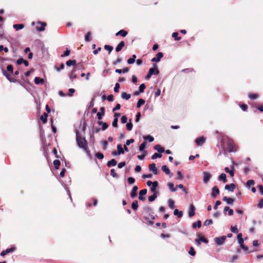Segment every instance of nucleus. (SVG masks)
<instances>
[{
  "mask_svg": "<svg viewBox=\"0 0 263 263\" xmlns=\"http://www.w3.org/2000/svg\"><path fill=\"white\" fill-rule=\"evenodd\" d=\"M146 145V142H143L139 146V151H143L145 149Z\"/></svg>",
  "mask_w": 263,
  "mask_h": 263,
  "instance_id": "8fccbe9b",
  "label": "nucleus"
},
{
  "mask_svg": "<svg viewBox=\"0 0 263 263\" xmlns=\"http://www.w3.org/2000/svg\"><path fill=\"white\" fill-rule=\"evenodd\" d=\"M117 152L118 155L123 154L124 153V149L121 144H118L117 145Z\"/></svg>",
  "mask_w": 263,
  "mask_h": 263,
  "instance_id": "393cba45",
  "label": "nucleus"
},
{
  "mask_svg": "<svg viewBox=\"0 0 263 263\" xmlns=\"http://www.w3.org/2000/svg\"><path fill=\"white\" fill-rule=\"evenodd\" d=\"M178 33L177 32H174L172 34V37L174 38L176 41H179L181 40V37H178Z\"/></svg>",
  "mask_w": 263,
  "mask_h": 263,
  "instance_id": "58836bf2",
  "label": "nucleus"
},
{
  "mask_svg": "<svg viewBox=\"0 0 263 263\" xmlns=\"http://www.w3.org/2000/svg\"><path fill=\"white\" fill-rule=\"evenodd\" d=\"M105 108L104 107H102L100 108V111L98 112L97 114V118H98V120L102 119V116L105 114Z\"/></svg>",
  "mask_w": 263,
  "mask_h": 263,
  "instance_id": "9b49d317",
  "label": "nucleus"
},
{
  "mask_svg": "<svg viewBox=\"0 0 263 263\" xmlns=\"http://www.w3.org/2000/svg\"><path fill=\"white\" fill-rule=\"evenodd\" d=\"M149 170L152 171L155 175L157 174V169L156 167V164L153 163L149 165Z\"/></svg>",
  "mask_w": 263,
  "mask_h": 263,
  "instance_id": "4468645a",
  "label": "nucleus"
},
{
  "mask_svg": "<svg viewBox=\"0 0 263 263\" xmlns=\"http://www.w3.org/2000/svg\"><path fill=\"white\" fill-rule=\"evenodd\" d=\"M148 71L152 75H157L159 73V70H158L156 64H154V67L151 68Z\"/></svg>",
  "mask_w": 263,
  "mask_h": 263,
  "instance_id": "423d86ee",
  "label": "nucleus"
},
{
  "mask_svg": "<svg viewBox=\"0 0 263 263\" xmlns=\"http://www.w3.org/2000/svg\"><path fill=\"white\" fill-rule=\"evenodd\" d=\"M227 148L228 149V151L230 153L235 152L237 151V147L233 141V140L229 139L227 143Z\"/></svg>",
  "mask_w": 263,
  "mask_h": 263,
  "instance_id": "f03ea898",
  "label": "nucleus"
},
{
  "mask_svg": "<svg viewBox=\"0 0 263 263\" xmlns=\"http://www.w3.org/2000/svg\"><path fill=\"white\" fill-rule=\"evenodd\" d=\"M66 64L68 66L75 65L76 64V60H69L66 62Z\"/></svg>",
  "mask_w": 263,
  "mask_h": 263,
  "instance_id": "72a5a7b5",
  "label": "nucleus"
},
{
  "mask_svg": "<svg viewBox=\"0 0 263 263\" xmlns=\"http://www.w3.org/2000/svg\"><path fill=\"white\" fill-rule=\"evenodd\" d=\"M91 33L90 32H87L85 35V40L86 42H89L90 41V37Z\"/></svg>",
  "mask_w": 263,
  "mask_h": 263,
  "instance_id": "052dcab7",
  "label": "nucleus"
},
{
  "mask_svg": "<svg viewBox=\"0 0 263 263\" xmlns=\"http://www.w3.org/2000/svg\"><path fill=\"white\" fill-rule=\"evenodd\" d=\"M237 239L238 243L241 244L243 243V239L242 238V235L241 233H239L237 235Z\"/></svg>",
  "mask_w": 263,
  "mask_h": 263,
  "instance_id": "ea45409f",
  "label": "nucleus"
},
{
  "mask_svg": "<svg viewBox=\"0 0 263 263\" xmlns=\"http://www.w3.org/2000/svg\"><path fill=\"white\" fill-rule=\"evenodd\" d=\"M7 70L8 72L11 73H12L13 72V67L12 65H8L7 66Z\"/></svg>",
  "mask_w": 263,
  "mask_h": 263,
  "instance_id": "603ef678",
  "label": "nucleus"
},
{
  "mask_svg": "<svg viewBox=\"0 0 263 263\" xmlns=\"http://www.w3.org/2000/svg\"><path fill=\"white\" fill-rule=\"evenodd\" d=\"M167 185L170 189V190L173 192H176L177 190H176V187H174V185L173 183H171V182H169L167 184Z\"/></svg>",
  "mask_w": 263,
  "mask_h": 263,
  "instance_id": "c756f323",
  "label": "nucleus"
},
{
  "mask_svg": "<svg viewBox=\"0 0 263 263\" xmlns=\"http://www.w3.org/2000/svg\"><path fill=\"white\" fill-rule=\"evenodd\" d=\"M122 58L120 57H118L116 61H114L112 62V64L114 65H116L119 63H120L122 62Z\"/></svg>",
  "mask_w": 263,
  "mask_h": 263,
  "instance_id": "5fc2aeb1",
  "label": "nucleus"
},
{
  "mask_svg": "<svg viewBox=\"0 0 263 263\" xmlns=\"http://www.w3.org/2000/svg\"><path fill=\"white\" fill-rule=\"evenodd\" d=\"M121 97L122 99L128 100L130 98V95L127 94L126 92H122L121 94Z\"/></svg>",
  "mask_w": 263,
  "mask_h": 263,
  "instance_id": "4c0bfd02",
  "label": "nucleus"
},
{
  "mask_svg": "<svg viewBox=\"0 0 263 263\" xmlns=\"http://www.w3.org/2000/svg\"><path fill=\"white\" fill-rule=\"evenodd\" d=\"M145 102V100H143V99H139V100L137 103V108L140 107L142 105L144 104Z\"/></svg>",
  "mask_w": 263,
  "mask_h": 263,
  "instance_id": "2f4dec72",
  "label": "nucleus"
},
{
  "mask_svg": "<svg viewBox=\"0 0 263 263\" xmlns=\"http://www.w3.org/2000/svg\"><path fill=\"white\" fill-rule=\"evenodd\" d=\"M195 241L198 245H200V241L204 242L205 243H208V239L204 238L203 236H199V239H196Z\"/></svg>",
  "mask_w": 263,
  "mask_h": 263,
  "instance_id": "dca6fc26",
  "label": "nucleus"
},
{
  "mask_svg": "<svg viewBox=\"0 0 263 263\" xmlns=\"http://www.w3.org/2000/svg\"><path fill=\"white\" fill-rule=\"evenodd\" d=\"M212 223H213V220L212 219H208V220H206L204 222L203 224L205 226H208L210 225L211 224H212Z\"/></svg>",
  "mask_w": 263,
  "mask_h": 263,
  "instance_id": "4d7b16f0",
  "label": "nucleus"
},
{
  "mask_svg": "<svg viewBox=\"0 0 263 263\" xmlns=\"http://www.w3.org/2000/svg\"><path fill=\"white\" fill-rule=\"evenodd\" d=\"M131 121H132V120L129 119V122L127 123L126 124V128L129 131L131 130L133 128V124L131 122Z\"/></svg>",
  "mask_w": 263,
  "mask_h": 263,
  "instance_id": "c03bdc74",
  "label": "nucleus"
},
{
  "mask_svg": "<svg viewBox=\"0 0 263 263\" xmlns=\"http://www.w3.org/2000/svg\"><path fill=\"white\" fill-rule=\"evenodd\" d=\"M219 190L217 186H215L212 188V192L211 193V196L212 197H215L217 195L219 194Z\"/></svg>",
  "mask_w": 263,
  "mask_h": 263,
  "instance_id": "9d476101",
  "label": "nucleus"
},
{
  "mask_svg": "<svg viewBox=\"0 0 263 263\" xmlns=\"http://www.w3.org/2000/svg\"><path fill=\"white\" fill-rule=\"evenodd\" d=\"M218 179L219 180L222 181L224 183H226L227 182V176L225 174L222 173L220 175V176L218 177Z\"/></svg>",
  "mask_w": 263,
  "mask_h": 263,
  "instance_id": "4be33fe9",
  "label": "nucleus"
},
{
  "mask_svg": "<svg viewBox=\"0 0 263 263\" xmlns=\"http://www.w3.org/2000/svg\"><path fill=\"white\" fill-rule=\"evenodd\" d=\"M48 115L47 113L44 112L43 115L40 117V120H42L43 123H46L47 122V118Z\"/></svg>",
  "mask_w": 263,
  "mask_h": 263,
  "instance_id": "5701e85b",
  "label": "nucleus"
},
{
  "mask_svg": "<svg viewBox=\"0 0 263 263\" xmlns=\"http://www.w3.org/2000/svg\"><path fill=\"white\" fill-rule=\"evenodd\" d=\"M177 180H182L183 179V176L182 174V173L181 172V171H179L177 172Z\"/></svg>",
  "mask_w": 263,
  "mask_h": 263,
  "instance_id": "09e8293b",
  "label": "nucleus"
},
{
  "mask_svg": "<svg viewBox=\"0 0 263 263\" xmlns=\"http://www.w3.org/2000/svg\"><path fill=\"white\" fill-rule=\"evenodd\" d=\"M132 208L134 210H137L138 208V203L137 200H135L132 204Z\"/></svg>",
  "mask_w": 263,
  "mask_h": 263,
  "instance_id": "f704fd0d",
  "label": "nucleus"
},
{
  "mask_svg": "<svg viewBox=\"0 0 263 263\" xmlns=\"http://www.w3.org/2000/svg\"><path fill=\"white\" fill-rule=\"evenodd\" d=\"M38 25H40V26H36V29L38 31H43L45 29V27L47 25V24L45 22H39L37 23Z\"/></svg>",
  "mask_w": 263,
  "mask_h": 263,
  "instance_id": "39448f33",
  "label": "nucleus"
},
{
  "mask_svg": "<svg viewBox=\"0 0 263 263\" xmlns=\"http://www.w3.org/2000/svg\"><path fill=\"white\" fill-rule=\"evenodd\" d=\"M144 139L145 140H148V141H149V142H153V141L154 140V138L152 136H149V135L147 136H146V137H144Z\"/></svg>",
  "mask_w": 263,
  "mask_h": 263,
  "instance_id": "680f3d73",
  "label": "nucleus"
},
{
  "mask_svg": "<svg viewBox=\"0 0 263 263\" xmlns=\"http://www.w3.org/2000/svg\"><path fill=\"white\" fill-rule=\"evenodd\" d=\"M24 27V25L23 24H14L13 25V28H15L16 30L22 29Z\"/></svg>",
  "mask_w": 263,
  "mask_h": 263,
  "instance_id": "7c9ffc66",
  "label": "nucleus"
},
{
  "mask_svg": "<svg viewBox=\"0 0 263 263\" xmlns=\"http://www.w3.org/2000/svg\"><path fill=\"white\" fill-rule=\"evenodd\" d=\"M168 206L170 209H173L175 207V202L172 199H169L168 201Z\"/></svg>",
  "mask_w": 263,
  "mask_h": 263,
  "instance_id": "e433bc0d",
  "label": "nucleus"
},
{
  "mask_svg": "<svg viewBox=\"0 0 263 263\" xmlns=\"http://www.w3.org/2000/svg\"><path fill=\"white\" fill-rule=\"evenodd\" d=\"M2 72L3 74L6 77L7 80L9 81L10 82L15 83L16 82V80L15 79L13 78L10 74L7 73L5 70L3 69Z\"/></svg>",
  "mask_w": 263,
  "mask_h": 263,
  "instance_id": "20e7f679",
  "label": "nucleus"
},
{
  "mask_svg": "<svg viewBox=\"0 0 263 263\" xmlns=\"http://www.w3.org/2000/svg\"><path fill=\"white\" fill-rule=\"evenodd\" d=\"M15 250V247H11L10 248L7 249L6 250L3 251L1 252V255L2 256H4L5 255H6V254H7L9 253H12V252H14Z\"/></svg>",
  "mask_w": 263,
  "mask_h": 263,
  "instance_id": "6e6552de",
  "label": "nucleus"
},
{
  "mask_svg": "<svg viewBox=\"0 0 263 263\" xmlns=\"http://www.w3.org/2000/svg\"><path fill=\"white\" fill-rule=\"evenodd\" d=\"M53 165H54V167L55 168V170H58L59 168L60 167V166L61 165V162L60 160H54L53 161Z\"/></svg>",
  "mask_w": 263,
  "mask_h": 263,
  "instance_id": "bb28decb",
  "label": "nucleus"
},
{
  "mask_svg": "<svg viewBox=\"0 0 263 263\" xmlns=\"http://www.w3.org/2000/svg\"><path fill=\"white\" fill-rule=\"evenodd\" d=\"M163 57V53L159 52L157 54L156 57L153 58L151 61L153 62H158L160 61L161 59Z\"/></svg>",
  "mask_w": 263,
  "mask_h": 263,
  "instance_id": "0eeeda50",
  "label": "nucleus"
},
{
  "mask_svg": "<svg viewBox=\"0 0 263 263\" xmlns=\"http://www.w3.org/2000/svg\"><path fill=\"white\" fill-rule=\"evenodd\" d=\"M104 49L108 51L109 54L113 50V47L110 45H105L104 46Z\"/></svg>",
  "mask_w": 263,
  "mask_h": 263,
  "instance_id": "79ce46f5",
  "label": "nucleus"
},
{
  "mask_svg": "<svg viewBox=\"0 0 263 263\" xmlns=\"http://www.w3.org/2000/svg\"><path fill=\"white\" fill-rule=\"evenodd\" d=\"M162 157V155L159 153H155L154 154H153L152 156V159H155L157 158H161Z\"/></svg>",
  "mask_w": 263,
  "mask_h": 263,
  "instance_id": "3c124183",
  "label": "nucleus"
},
{
  "mask_svg": "<svg viewBox=\"0 0 263 263\" xmlns=\"http://www.w3.org/2000/svg\"><path fill=\"white\" fill-rule=\"evenodd\" d=\"M205 141V138L203 137H200L199 138H197L195 140V142L197 145L200 146L203 144Z\"/></svg>",
  "mask_w": 263,
  "mask_h": 263,
  "instance_id": "1a4fd4ad",
  "label": "nucleus"
},
{
  "mask_svg": "<svg viewBox=\"0 0 263 263\" xmlns=\"http://www.w3.org/2000/svg\"><path fill=\"white\" fill-rule=\"evenodd\" d=\"M125 46V43L124 41H121L120 42V43L118 45V46L116 48V51L117 52L120 51Z\"/></svg>",
  "mask_w": 263,
  "mask_h": 263,
  "instance_id": "a211bd4d",
  "label": "nucleus"
},
{
  "mask_svg": "<svg viewBox=\"0 0 263 263\" xmlns=\"http://www.w3.org/2000/svg\"><path fill=\"white\" fill-rule=\"evenodd\" d=\"M154 149L157 151L159 153H163L164 152V149L159 144H157L154 146Z\"/></svg>",
  "mask_w": 263,
  "mask_h": 263,
  "instance_id": "b1692460",
  "label": "nucleus"
},
{
  "mask_svg": "<svg viewBox=\"0 0 263 263\" xmlns=\"http://www.w3.org/2000/svg\"><path fill=\"white\" fill-rule=\"evenodd\" d=\"M211 177V176L210 173H207V172H204L203 173V182L204 183H207L209 181Z\"/></svg>",
  "mask_w": 263,
  "mask_h": 263,
  "instance_id": "f3484780",
  "label": "nucleus"
},
{
  "mask_svg": "<svg viewBox=\"0 0 263 263\" xmlns=\"http://www.w3.org/2000/svg\"><path fill=\"white\" fill-rule=\"evenodd\" d=\"M195 208L193 204H191L190 206L189 211V216L192 217L195 215Z\"/></svg>",
  "mask_w": 263,
  "mask_h": 263,
  "instance_id": "f8f14e48",
  "label": "nucleus"
},
{
  "mask_svg": "<svg viewBox=\"0 0 263 263\" xmlns=\"http://www.w3.org/2000/svg\"><path fill=\"white\" fill-rule=\"evenodd\" d=\"M236 187V185L234 183L230 184H227L225 185L224 189L229 191L233 192L234 190Z\"/></svg>",
  "mask_w": 263,
  "mask_h": 263,
  "instance_id": "ddd939ff",
  "label": "nucleus"
},
{
  "mask_svg": "<svg viewBox=\"0 0 263 263\" xmlns=\"http://www.w3.org/2000/svg\"><path fill=\"white\" fill-rule=\"evenodd\" d=\"M248 97L251 99H255L258 97V95L256 93H249Z\"/></svg>",
  "mask_w": 263,
  "mask_h": 263,
  "instance_id": "37998d69",
  "label": "nucleus"
},
{
  "mask_svg": "<svg viewBox=\"0 0 263 263\" xmlns=\"http://www.w3.org/2000/svg\"><path fill=\"white\" fill-rule=\"evenodd\" d=\"M75 72V70L74 69H73L71 71V75L70 76V79L71 80H73L75 79H76L77 78V75L74 73Z\"/></svg>",
  "mask_w": 263,
  "mask_h": 263,
  "instance_id": "a18cd8bd",
  "label": "nucleus"
},
{
  "mask_svg": "<svg viewBox=\"0 0 263 263\" xmlns=\"http://www.w3.org/2000/svg\"><path fill=\"white\" fill-rule=\"evenodd\" d=\"M121 122L123 124L126 123L127 121V118L126 116H123L121 119Z\"/></svg>",
  "mask_w": 263,
  "mask_h": 263,
  "instance_id": "338daca9",
  "label": "nucleus"
},
{
  "mask_svg": "<svg viewBox=\"0 0 263 263\" xmlns=\"http://www.w3.org/2000/svg\"><path fill=\"white\" fill-rule=\"evenodd\" d=\"M227 237L226 236H222L220 237H215L214 238L215 242L218 245H222L226 240Z\"/></svg>",
  "mask_w": 263,
  "mask_h": 263,
  "instance_id": "7ed1b4c3",
  "label": "nucleus"
},
{
  "mask_svg": "<svg viewBox=\"0 0 263 263\" xmlns=\"http://www.w3.org/2000/svg\"><path fill=\"white\" fill-rule=\"evenodd\" d=\"M128 32L127 31H125L124 30H120L118 32L116 33V35H121L123 37H125L127 35Z\"/></svg>",
  "mask_w": 263,
  "mask_h": 263,
  "instance_id": "aec40b11",
  "label": "nucleus"
},
{
  "mask_svg": "<svg viewBox=\"0 0 263 263\" xmlns=\"http://www.w3.org/2000/svg\"><path fill=\"white\" fill-rule=\"evenodd\" d=\"M34 83L35 84H43L44 83V79L39 77H35Z\"/></svg>",
  "mask_w": 263,
  "mask_h": 263,
  "instance_id": "cd10ccee",
  "label": "nucleus"
},
{
  "mask_svg": "<svg viewBox=\"0 0 263 263\" xmlns=\"http://www.w3.org/2000/svg\"><path fill=\"white\" fill-rule=\"evenodd\" d=\"M120 87V84L118 83H116L115 86L114 87V91L115 92H118L119 91Z\"/></svg>",
  "mask_w": 263,
  "mask_h": 263,
  "instance_id": "e2e57ef3",
  "label": "nucleus"
},
{
  "mask_svg": "<svg viewBox=\"0 0 263 263\" xmlns=\"http://www.w3.org/2000/svg\"><path fill=\"white\" fill-rule=\"evenodd\" d=\"M70 52V50L69 49H68V48H66V51L61 56L62 58L65 57H67V56L69 55Z\"/></svg>",
  "mask_w": 263,
  "mask_h": 263,
  "instance_id": "864d4df0",
  "label": "nucleus"
},
{
  "mask_svg": "<svg viewBox=\"0 0 263 263\" xmlns=\"http://www.w3.org/2000/svg\"><path fill=\"white\" fill-rule=\"evenodd\" d=\"M162 170L163 172H165V173L167 175H171V177L173 176V173H171L170 169L166 165H163L162 166Z\"/></svg>",
  "mask_w": 263,
  "mask_h": 263,
  "instance_id": "6ab92c4d",
  "label": "nucleus"
},
{
  "mask_svg": "<svg viewBox=\"0 0 263 263\" xmlns=\"http://www.w3.org/2000/svg\"><path fill=\"white\" fill-rule=\"evenodd\" d=\"M118 119H117V118H115L114 119V121L112 122V126L114 127H117L118 126Z\"/></svg>",
  "mask_w": 263,
  "mask_h": 263,
  "instance_id": "0e129e2a",
  "label": "nucleus"
},
{
  "mask_svg": "<svg viewBox=\"0 0 263 263\" xmlns=\"http://www.w3.org/2000/svg\"><path fill=\"white\" fill-rule=\"evenodd\" d=\"M176 190L177 189V188H179V189H181L182 190V191L185 192L186 194L187 193V190L186 189H185V187H184V186L182 185V184H179V185H177L176 186Z\"/></svg>",
  "mask_w": 263,
  "mask_h": 263,
  "instance_id": "49530a36",
  "label": "nucleus"
},
{
  "mask_svg": "<svg viewBox=\"0 0 263 263\" xmlns=\"http://www.w3.org/2000/svg\"><path fill=\"white\" fill-rule=\"evenodd\" d=\"M174 214L177 216L178 218H181L183 216L182 211H179L178 209H175L174 212Z\"/></svg>",
  "mask_w": 263,
  "mask_h": 263,
  "instance_id": "a878e982",
  "label": "nucleus"
},
{
  "mask_svg": "<svg viewBox=\"0 0 263 263\" xmlns=\"http://www.w3.org/2000/svg\"><path fill=\"white\" fill-rule=\"evenodd\" d=\"M200 228L201 227V221L200 220H198L197 222H194L193 223V228L196 229V227Z\"/></svg>",
  "mask_w": 263,
  "mask_h": 263,
  "instance_id": "c9c22d12",
  "label": "nucleus"
},
{
  "mask_svg": "<svg viewBox=\"0 0 263 263\" xmlns=\"http://www.w3.org/2000/svg\"><path fill=\"white\" fill-rule=\"evenodd\" d=\"M157 197V194H156V193L153 194L152 196H150L148 197V200L150 202H153L156 199Z\"/></svg>",
  "mask_w": 263,
  "mask_h": 263,
  "instance_id": "a19ab883",
  "label": "nucleus"
},
{
  "mask_svg": "<svg viewBox=\"0 0 263 263\" xmlns=\"http://www.w3.org/2000/svg\"><path fill=\"white\" fill-rule=\"evenodd\" d=\"M127 182L129 184H132L135 182V180L134 178L130 177L127 179Z\"/></svg>",
  "mask_w": 263,
  "mask_h": 263,
  "instance_id": "69168bd1",
  "label": "nucleus"
},
{
  "mask_svg": "<svg viewBox=\"0 0 263 263\" xmlns=\"http://www.w3.org/2000/svg\"><path fill=\"white\" fill-rule=\"evenodd\" d=\"M98 123L99 125H102V129L103 130L106 129L108 127V124L105 122H103L102 121H99Z\"/></svg>",
  "mask_w": 263,
  "mask_h": 263,
  "instance_id": "c85d7f7f",
  "label": "nucleus"
},
{
  "mask_svg": "<svg viewBox=\"0 0 263 263\" xmlns=\"http://www.w3.org/2000/svg\"><path fill=\"white\" fill-rule=\"evenodd\" d=\"M95 156L99 159H103L104 158L103 154L99 152L96 153Z\"/></svg>",
  "mask_w": 263,
  "mask_h": 263,
  "instance_id": "de8ad7c7",
  "label": "nucleus"
},
{
  "mask_svg": "<svg viewBox=\"0 0 263 263\" xmlns=\"http://www.w3.org/2000/svg\"><path fill=\"white\" fill-rule=\"evenodd\" d=\"M146 154V151H144L142 155H138L137 156V158L139 160H143V159H144V157H145Z\"/></svg>",
  "mask_w": 263,
  "mask_h": 263,
  "instance_id": "bf43d9fd",
  "label": "nucleus"
},
{
  "mask_svg": "<svg viewBox=\"0 0 263 263\" xmlns=\"http://www.w3.org/2000/svg\"><path fill=\"white\" fill-rule=\"evenodd\" d=\"M257 206L260 209L263 208V198L259 200L258 203L257 204Z\"/></svg>",
  "mask_w": 263,
  "mask_h": 263,
  "instance_id": "774afa93",
  "label": "nucleus"
},
{
  "mask_svg": "<svg viewBox=\"0 0 263 263\" xmlns=\"http://www.w3.org/2000/svg\"><path fill=\"white\" fill-rule=\"evenodd\" d=\"M224 171L226 173H229L231 177H233L234 175V173L233 170H230L229 167H226L224 168Z\"/></svg>",
  "mask_w": 263,
  "mask_h": 263,
  "instance_id": "473e14b6",
  "label": "nucleus"
},
{
  "mask_svg": "<svg viewBox=\"0 0 263 263\" xmlns=\"http://www.w3.org/2000/svg\"><path fill=\"white\" fill-rule=\"evenodd\" d=\"M138 186L135 185L133 187V189L132 190V192H130V197L132 198H134L137 196V191L138 190Z\"/></svg>",
  "mask_w": 263,
  "mask_h": 263,
  "instance_id": "2eb2a0df",
  "label": "nucleus"
},
{
  "mask_svg": "<svg viewBox=\"0 0 263 263\" xmlns=\"http://www.w3.org/2000/svg\"><path fill=\"white\" fill-rule=\"evenodd\" d=\"M146 86L144 84H142L140 85L139 87V91L140 92H143L144 91V89L145 88Z\"/></svg>",
  "mask_w": 263,
  "mask_h": 263,
  "instance_id": "6e6d98bb",
  "label": "nucleus"
},
{
  "mask_svg": "<svg viewBox=\"0 0 263 263\" xmlns=\"http://www.w3.org/2000/svg\"><path fill=\"white\" fill-rule=\"evenodd\" d=\"M76 141L80 148L83 149L87 153H89L87 141L78 130L76 132Z\"/></svg>",
  "mask_w": 263,
  "mask_h": 263,
  "instance_id": "f257e3e1",
  "label": "nucleus"
},
{
  "mask_svg": "<svg viewBox=\"0 0 263 263\" xmlns=\"http://www.w3.org/2000/svg\"><path fill=\"white\" fill-rule=\"evenodd\" d=\"M189 253L190 255L192 256H195L196 254V252L195 251L194 248L191 247L190 248V251H189Z\"/></svg>",
  "mask_w": 263,
  "mask_h": 263,
  "instance_id": "13d9d810",
  "label": "nucleus"
},
{
  "mask_svg": "<svg viewBox=\"0 0 263 263\" xmlns=\"http://www.w3.org/2000/svg\"><path fill=\"white\" fill-rule=\"evenodd\" d=\"M117 163V161L115 159H112L107 163V166L108 167H111V166H115Z\"/></svg>",
  "mask_w": 263,
  "mask_h": 263,
  "instance_id": "412c9836",
  "label": "nucleus"
}]
</instances>
